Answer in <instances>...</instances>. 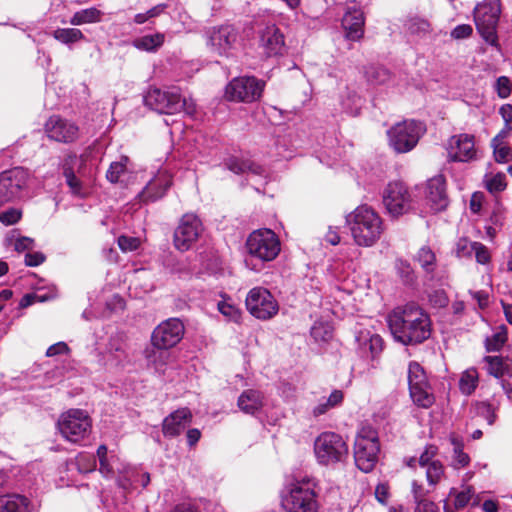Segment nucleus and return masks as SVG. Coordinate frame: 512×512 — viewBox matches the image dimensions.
<instances>
[{
    "instance_id": "nucleus-1",
    "label": "nucleus",
    "mask_w": 512,
    "mask_h": 512,
    "mask_svg": "<svg viewBox=\"0 0 512 512\" xmlns=\"http://www.w3.org/2000/svg\"><path fill=\"white\" fill-rule=\"evenodd\" d=\"M394 339L404 345L419 344L431 335L428 314L415 304L393 310L387 318Z\"/></svg>"
},
{
    "instance_id": "nucleus-2",
    "label": "nucleus",
    "mask_w": 512,
    "mask_h": 512,
    "mask_svg": "<svg viewBox=\"0 0 512 512\" xmlns=\"http://www.w3.org/2000/svg\"><path fill=\"white\" fill-rule=\"evenodd\" d=\"M346 222L355 243L362 247L373 246L384 231L381 217L367 205L358 206L347 215Z\"/></svg>"
},
{
    "instance_id": "nucleus-3",
    "label": "nucleus",
    "mask_w": 512,
    "mask_h": 512,
    "mask_svg": "<svg viewBox=\"0 0 512 512\" xmlns=\"http://www.w3.org/2000/svg\"><path fill=\"white\" fill-rule=\"evenodd\" d=\"M313 478L304 476L288 483L281 494V505L286 512H317L318 501Z\"/></svg>"
},
{
    "instance_id": "nucleus-4",
    "label": "nucleus",
    "mask_w": 512,
    "mask_h": 512,
    "mask_svg": "<svg viewBox=\"0 0 512 512\" xmlns=\"http://www.w3.org/2000/svg\"><path fill=\"white\" fill-rule=\"evenodd\" d=\"M144 103L158 113L174 114L184 111L188 115H193L196 112L195 102L182 96L176 87L167 90L150 88L144 96Z\"/></svg>"
},
{
    "instance_id": "nucleus-5",
    "label": "nucleus",
    "mask_w": 512,
    "mask_h": 512,
    "mask_svg": "<svg viewBox=\"0 0 512 512\" xmlns=\"http://www.w3.org/2000/svg\"><path fill=\"white\" fill-rule=\"evenodd\" d=\"M313 449L317 463L322 466L343 463L349 455L347 441L342 435L332 431L320 433L314 440Z\"/></svg>"
},
{
    "instance_id": "nucleus-6",
    "label": "nucleus",
    "mask_w": 512,
    "mask_h": 512,
    "mask_svg": "<svg viewBox=\"0 0 512 512\" xmlns=\"http://www.w3.org/2000/svg\"><path fill=\"white\" fill-rule=\"evenodd\" d=\"M353 453L356 466L365 473L371 472L380 453L377 431L370 426L362 427L356 434Z\"/></svg>"
},
{
    "instance_id": "nucleus-7",
    "label": "nucleus",
    "mask_w": 512,
    "mask_h": 512,
    "mask_svg": "<svg viewBox=\"0 0 512 512\" xmlns=\"http://www.w3.org/2000/svg\"><path fill=\"white\" fill-rule=\"evenodd\" d=\"M423 123L415 120H404L393 125L387 130L389 146L396 153H407L414 149L425 133Z\"/></svg>"
},
{
    "instance_id": "nucleus-8",
    "label": "nucleus",
    "mask_w": 512,
    "mask_h": 512,
    "mask_svg": "<svg viewBox=\"0 0 512 512\" xmlns=\"http://www.w3.org/2000/svg\"><path fill=\"white\" fill-rule=\"evenodd\" d=\"M501 13L500 0H484L474 9V21L482 38L498 47L497 24Z\"/></svg>"
},
{
    "instance_id": "nucleus-9",
    "label": "nucleus",
    "mask_w": 512,
    "mask_h": 512,
    "mask_svg": "<svg viewBox=\"0 0 512 512\" xmlns=\"http://www.w3.org/2000/svg\"><path fill=\"white\" fill-rule=\"evenodd\" d=\"M57 427L66 440L78 443L90 434L92 420L85 410L69 409L60 415Z\"/></svg>"
},
{
    "instance_id": "nucleus-10",
    "label": "nucleus",
    "mask_w": 512,
    "mask_h": 512,
    "mask_svg": "<svg viewBox=\"0 0 512 512\" xmlns=\"http://www.w3.org/2000/svg\"><path fill=\"white\" fill-rule=\"evenodd\" d=\"M249 255L262 262L273 261L281 251V243L274 231L263 228L253 231L247 238Z\"/></svg>"
},
{
    "instance_id": "nucleus-11",
    "label": "nucleus",
    "mask_w": 512,
    "mask_h": 512,
    "mask_svg": "<svg viewBox=\"0 0 512 512\" xmlns=\"http://www.w3.org/2000/svg\"><path fill=\"white\" fill-rule=\"evenodd\" d=\"M382 202L387 213L392 217L404 215L412 207L411 194L406 185L400 181L387 184L382 193Z\"/></svg>"
},
{
    "instance_id": "nucleus-12",
    "label": "nucleus",
    "mask_w": 512,
    "mask_h": 512,
    "mask_svg": "<svg viewBox=\"0 0 512 512\" xmlns=\"http://www.w3.org/2000/svg\"><path fill=\"white\" fill-rule=\"evenodd\" d=\"M247 310L260 320H269L279 311V305L270 291L263 287L252 288L245 300Z\"/></svg>"
},
{
    "instance_id": "nucleus-13",
    "label": "nucleus",
    "mask_w": 512,
    "mask_h": 512,
    "mask_svg": "<svg viewBox=\"0 0 512 512\" xmlns=\"http://www.w3.org/2000/svg\"><path fill=\"white\" fill-rule=\"evenodd\" d=\"M30 173L22 167H15L0 174V206L18 198L27 187Z\"/></svg>"
},
{
    "instance_id": "nucleus-14",
    "label": "nucleus",
    "mask_w": 512,
    "mask_h": 512,
    "mask_svg": "<svg viewBox=\"0 0 512 512\" xmlns=\"http://www.w3.org/2000/svg\"><path fill=\"white\" fill-rule=\"evenodd\" d=\"M202 232V222L195 214L183 215L174 231L175 248L181 252L188 251L198 241Z\"/></svg>"
},
{
    "instance_id": "nucleus-15",
    "label": "nucleus",
    "mask_w": 512,
    "mask_h": 512,
    "mask_svg": "<svg viewBox=\"0 0 512 512\" xmlns=\"http://www.w3.org/2000/svg\"><path fill=\"white\" fill-rule=\"evenodd\" d=\"M184 332L185 327L180 319L169 318L153 330L151 343L158 350H168L182 340Z\"/></svg>"
},
{
    "instance_id": "nucleus-16",
    "label": "nucleus",
    "mask_w": 512,
    "mask_h": 512,
    "mask_svg": "<svg viewBox=\"0 0 512 512\" xmlns=\"http://www.w3.org/2000/svg\"><path fill=\"white\" fill-rule=\"evenodd\" d=\"M263 87L255 77H239L227 85L225 95L231 101L252 102L260 98Z\"/></svg>"
},
{
    "instance_id": "nucleus-17",
    "label": "nucleus",
    "mask_w": 512,
    "mask_h": 512,
    "mask_svg": "<svg viewBox=\"0 0 512 512\" xmlns=\"http://www.w3.org/2000/svg\"><path fill=\"white\" fill-rule=\"evenodd\" d=\"M448 157L454 162H468L476 158L475 138L462 133L450 137L447 144Z\"/></svg>"
},
{
    "instance_id": "nucleus-18",
    "label": "nucleus",
    "mask_w": 512,
    "mask_h": 512,
    "mask_svg": "<svg viewBox=\"0 0 512 512\" xmlns=\"http://www.w3.org/2000/svg\"><path fill=\"white\" fill-rule=\"evenodd\" d=\"M45 131L50 139L62 143H71L79 135V128L74 122L56 115L47 120Z\"/></svg>"
},
{
    "instance_id": "nucleus-19",
    "label": "nucleus",
    "mask_w": 512,
    "mask_h": 512,
    "mask_svg": "<svg viewBox=\"0 0 512 512\" xmlns=\"http://www.w3.org/2000/svg\"><path fill=\"white\" fill-rule=\"evenodd\" d=\"M209 44L220 55H227L238 44V32L231 25L213 28L209 33Z\"/></svg>"
},
{
    "instance_id": "nucleus-20",
    "label": "nucleus",
    "mask_w": 512,
    "mask_h": 512,
    "mask_svg": "<svg viewBox=\"0 0 512 512\" xmlns=\"http://www.w3.org/2000/svg\"><path fill=\"white\" fill-rule=\"evenodd\" d=\"M99 361L110 369L123 366L128 361L127 345L124 338L120 335L112 336Z\"/></svg>"
},
{
    "instance_id": "nucleus-21",
    "label": "nucleus",
    "mask_w": 512,
    "mask_h": 512,
    "mask_svg": "<svg viewBox=\"0 0 512 512\" xmlns=\"http://www.w3.org/2000/svg\"><path fill=\"white\" fill-rule=\"evenodd\" d=\"M425 197L427 204L434 212L442 211L448 206L446 182L442 175H437L427 181Z\"/></svg>"
},
{
    "instance_id": "nucleus-22",
    "label": "nucleus",
    "mask_w": 512,
    "mask_h": 512,
    "mask_svg": "<svg viewBox=\"0 0 512 512\" xmlns=\"http://www.w3.org/2000/svg\"><path fill=\"white\" fill-rule=\"evenodd\" d=\"M171 183V175L166 170H160L138 194V198L141 202L156 201L165 195Z\"/></svg>"
},
{
    "instance_id": "nucleus-23",
    "label": "nucleus",
    "mask_w": 512,
    "mask_h": 512,
    "mask_svg": "<svg viewBox=\"0 0 512 512\" xmlns=\"http://www.w3.org/2000/svg\"><path fill=\"white\" fill-rule=\"evenodd\" d=\"M191 420L192 414L188 408L178 409L163 420L162 432L165 437H176L190 425Z\"/></svg>"
},
{
    "instance_id": "nucleus-24",
    "label": "nucleus",
    "mask_w": 512,
    "mask_h": 512,
    "mask_svg": "<svg viewBox=\"0 0 512 512\" xmlns=\"http://www.w3.org/2000/svg\"><path fill=\"white\" fill-rule=\"evenodd\" d=\"M260 45L268 57L281 55L284 51V36L276 25H267L260 32Z\"/></svg>"
},
{
    "instance_id": "nucleus-25",
    "label": "nucleus",
    "mask_w": 512,
    "mask_h": 512,
    "mask_svg": "<svg viewBox=\"0 0 512 512\" xmlns=\"http://www.w3.org/2000/svg\"><path fill=\"white\" fill-rule=\"evenodd\" d=\"M358 352L361 357L374 360L383 351L384 342L380 335L370 331H361L356 336Z\"/></svg>"
},
{
    "instance_id": "nucleus-26",
    "label": "nucleus",
    "mask_w": 512,
    "mask_h": 512,
    "mask_svg": "<svg viewBox=\"0 0 512 512\" xmlns=\"http://www.w3.org/2000/svg\"><path fill=\"white\" fill-rule=\"evenodd\" d=\"M342 26L346 31V37L350 40H359L363 36L364 16L358 8H348L343 16Z\"/></svg>"
},
{
    "instance_id": "nucleus-27",
    "label": "nucleus",
    "mask_w": 512,
    "mask_h": 512,
    "mask_svg": "<svg viewBox=\"0 0 512 512\" xmlns=\"http://www.w3.org/2000/svg\"><path fill=\"white\" fill-rule=\"evenodd\" d=\"M0 512H34V505L24 495L4 494L0 496Z\"/></svg>"
},
{
    "instance_id": "nucleus-28",
    "label": "nucleus",
    "mask_w": 512,
    "mask_h": 512,
    "mask_svg": "<svg viewBox=\"0 0 512 512\" xmlns=\"http://www.w3.org/2000/svg\"><path fill=\"white\" fill-rule=\"evenodd\" d=\"M264 404L263 395L258 390H245L238 398V407L246 414L255 415Z\"/></svg>"
},
{
    "instance_id": "nucleus-29",
    "label": "nucleus",
    "mask_w": 512,
    "mask_h": 512,
    "mask_svg": "<svg viewBox=\"0 0 512 512\" xmlns=\"http://www.w3.org/2000/svg\"><path fill=\"white\" fill-rule=\"evenodd\" d=\"M487 372L496 377L512 376V362L503 359L499 356H486L484 357Z\"/></svg>"
},
{
    "instance_id": "nucleus-30",
    "label": "nucleus",
    "mask_w": 512,
    "mask_h": 512,
    "mask_svg": "<svg viewBox=\"0 0 512 512\" xmlns=\"http://www.w3.org/2000/svg\"><path fill=\"white\" fill-rule=\"evenodd\" d=\"M506 131H500L491 141L494 159L498 163L512 161V147L505 143Z\"/></svg>"
},
{
    "instance_id": "nucleus-31",
    "label": "nucleus",
    "mask_w": 512,
    "mask_h": 512,
    "mask_svg": "<svg viewBox=\"0 0 512 512\" xmlns=\"http://www.w3.org/2000/svg\"><path fill=\"white\" fill-rule=\"evenodd\" d=\"M227 166L229 170L236 174L247 173L256 176H266V169L251 160L231 158L228 160Z\"/></svg>"
},
{
    "instance_id": "nucleus-32",
    "label": "nucleus",
    "mask_w": 512,
    "mask_h": 512,
    "mask_svg": "<svg viewBox=\"0 0 512 512\" xmlns=\"http://www.w3.org/2000/svg\"><path fill=\"white\" fill-rule=\"evenodd\" d=\"M343 398L344 395L341 390L332 391L328 397H322L318 404L313 407L312 415L317 418L326 414L329 410L341 405Z\"/></svg>"
},
{
    "instance_id": "nucleus-33",
    "label": "nucleus",
    "mask_w": 512,
    "mask_h": 512,
    "mask_svg": "<svg viewBox=\"0 0 512 512\" xmlns=\"http://www.w3.org/2000/svg\"><path fill=\"white\" fill-rule=\"evenodd\" d=\"M409 391L413 403L420 408L428 409L435 402V397L430 385L410 388Z\"/></svg>"
},
{
    "instance_id": "nucleus-34",
    "label": "nucleus",
    "mask_w": 512,
    "mask_h": 512,
    "mask_svg": "<svg viewBox=\"0 0 512 512\" xmlns=\"http://www.w3.org/2000/svg\"><path fill=\"white\" fill-rule=\"evenodd\" d=\"M479 384V374L476 368L470 367L462 372L459 379V390L464 395H471Z\"/></svg>"
},
{
    "instance_id": "nucleus-35",
    "label": "nucleus",
    "mask_w": 512,
    "mask_h": 512,
    "mask_svg": "<svg viewBox=\"0 0 512 512\" xmlns=\"http://www.w3.org/2000/svg\"><path fill=\"white\" fill-rule=\"evenodd\" d=\"M165 41V35L163 33H155L150 35H144L134 40V46L139 50L147 52H153L158 50Z\"/></svg>"
},
{
    "instance_id": "nucleus-36",
    "label": "nucleus",
    "mask_w": 512,
    "mask_h": 512,
    "mask_svg": "<svg viewBox=\"0 0 512 512\" xmlns=\"http://www.w3.org/2000/svg\"><path fill=\"white\" fill-rule=\"evenodd\" d=\"M102 12L95 7L79 10L73 14L69 23L71 25H83L101 21Z\"/></svg>"
},
{
    "instance_id": "nucleus-37",
    "label": "nucleus",
    "mask_w": 512,
    "mask_h": 512,
    "mask_svg": "<svg viewBox=\"0 0 512 512\" xmlns=\"http://www.w3.org/2000/svg\"><path fill=\"white\" fill-rule=\"evenodd\" d=\"M450 496H455V500H454V506L455 508L458 510V509H462L464 508L465 506H467L470 501L473 500L472 502V505L475 506V505H478L479 504V498L476 497L475 499H473L474 497V490L471 486H466L463 490L461 491H457L455 488H452L450 490V493H449Z\"/></svg>"
},
{
    "instance_id": "nucleus-38",
    "label": "nucleus",
    "mask_w": 512,
    "mask_h": 512,
    "mask_svg": "<svg viewBox=\"0 0 512 512\" xmlns=\"http://www.w3.org/2000/svg\"><path fill=\"white\" fill-rule=\"evenodd\" d=\"M409 389L430 385L423 367L417 362H411L408 367Z\"/></svg>"
},
{
    "instance_id": "nucleus-39",
    "label": "nucleus",
    "mask_w": 512,
    "mask_h": 512,
    "mask_svg": "<svg viewBox=\"0 0 512 512\" xmlns=\"http://www.w3.org/2000/svg\"><path fill=\"white\" fill-rule=\"evenodd\" d=\"M53 37L65 45L76 43L85 38L82 31L77 28H58L53 32Z\"/></svg>"
},
{
    "instance_id": "nucleus-40",
    "label": "nucleus",
    "mask_w": 512,
    "mask_h": 512,
    "mask_svg": "<svg viewBox=\"0 0 512 512\" xmlns=\"http://www.w3.org/2000/svg\"><path fill=\"white\" fill-rule=\"evenodd\" d=\"M424 468L426 480L430 486H436L445 476V468L440 460L430 463Z\"/></svg>"
},
{
    "instance_id": "nucleus-41",
    "label": "nucleus",
    "mask_w": 512,
    "mask_h": 512,
    "mask_svg": "<svg viewBox=\"0 0 512 512\" xmlns=\"http://www.w3.org/2000/svg\"><path fill=\"white\" fill-rule=\"evenodd\" d=\"M405 26L410 34L417 36H424L431 30L430 23L426 19L417 16L408 19Z\"/></svg>"
},
{
    "instance_id": "nucleus-42",
    "label": "nucleus",
    "mask_w": 512,
    "mask_h": 512,
    "mask_svg": "<svg viewBox=\"0 0 512 512\" xmlns=\"http://www.w3.org/2000/svg\"><path fill=\"white\" fill-rule=\"evenodd\" d=\"M311 336L317 342H327L333 337V327L327 322H315L311 328Z\"/></svg>"
},
{
    "instance_id": "nucleus-43",
    "label": "nucleus",
    "mask_w": 512,
    "mask_h": 512,
    "mask_svg": "<svg viewBox=\"0 0 512 512\" xmlns=\"http://www.w3.org/2000/svg\"><path fill=\"white\" fill-rule=\"evenodd\" d=\"M451 443L454 447L453 467L456 469L463 468L469 464V456L462 450V442L452 435L450 437Z\"/></svg>"
},
{
    "instance_id": "nucleus-44",
    "label": "nucleus",
    "mask_w": 512,
    "mask_h": 512,
    "mask_svg": "<svg viewBox=\"0 0 512 512\" xmlns=\"http://www.w3.org/2000/svg\"><path fill=\"white\" fill-rule=\"evenodd\" d=\"M416 260L427 272H432L435 268L436 256L429 247L424 246L420 248L417 252Z\"/></svg>"
},
{
    "instance_id": "nucleus-45",
    "label": "nucleus",
    "mask_w": 512,
    "mask_h": 512,
    "mask_svg": "<svg viewBox=\"0 0 512 512\" xmlns=\"http://www.w3.org/2000/svg\"><path fill=\"white\" fill-rule=\"evenodd\" d=\"M218 310L228 321L239 323L241 320V310L231 302L220 301L218 303Z\"/></svg>"
},
{
    "instance_id": "nucleus-46",
    "label": "nucleus",
    "mask_w": 512,
    "mask_h": 512,
    "mask_svg": "<svg viewBox=\"0 0 512 512\" xmlns=\"http://www.w3.org/2000/svg\"><path fill=\"white\" fill-rule=\"evenodd\" d=\"M362 103L363 101L360 96L355 93H349L347 97L343 99L342 106L346 113L355 116L359 114Z\"/></svg>"
},
{
    "instance_id": "nucleus-47",
    "label": "nucleus",
    "mask_w": 512,
    "mask_h": 512,
    "mask_svg": "<svg viewBox=\"0 0 512 512\" xmlns=\"http://www.w3.org/2000/svg\"><path fill=\"white\" fill-rule=\"evenodd\" d=\"M127 473L131 474V476L118 480L119 485L125 490L129 489L135 481H139L142 487H146L150 482V475L148 473L139 474L134 471Z\"/></svg>"
},
{
    "instance_id": "nucleus-48",
    "label": "nucleus",
    "mask_w": 512,
    "mask_h": 512,
    "mask_svg": "<svg viewBox=\"0 0 512 512\" xmlns=\"http://www.w3.org/2000/svg\"><path fill=\"white\" fill-rule=\"evenodd\" d=\"M75 465L80 473H88L96 468V460L93 455L80 453L75 459Z\"/></svg>"
},
{
    "instance_id": "nucleus-49",
    "label": "nucleus",
    "mask_w": 512,
    "mask_h": 512,
    "mask_svg": "<svg viewBox=\"0 0 512 512\" xmlns=\"http://www.w3.org/2000/svg\"><path fill=\"white\" fill-rule=\"evenodd\" d=\"M485 185L491 193L501 192L506 188V177L503 173L486 176Z\"/></svg>"
},
{
    "instance_id": "nucleus-50",
    "label": "nucleus",
    "mask_w": 512,
    "mask_h": 512,
    "mask_svg": "<svg viewBox=\"0 0 512 512\" xmlns=\"http://www.w3.org/2000/svg\"><path fill=\"white\" fill-rule=\"evenodd\" d=\"M128 159L126 157L122 158L120 161L111 163L109 169L107 170L106 177L111 183H116L119 181L121 175L126 171V162Z\"/></svg>"
},
{
    "instance_id": "nucleus-51",
    "label": "nucleus",
    "mask_w": 512,
    "mask_h": 512,
    "mask_svg": "<svg viewBox=\"0 0 512 512\" xmlns=\"http://www.w3.org/2000/svg\"><path fill=\"white\" fill-rule=\"evenodd\" d=\"M477 242H471L466 238H460L455 246V253L458 258H471Z\"/></svg>"
},
{
    "instance_id": "nucleus-52",
    "label": "nucleus",
    "mask_w": 512,
    "mask_h": 512,
    "mask_svg": "<svg viewBox=\"0 0 512 512\" xmlns=\"http://www.w3.org/2000/svg\"><path fill=\"white\" fill-rule=\"evenodd\" d=\"M507 340V332L504 327L490 338L486 339V348L488 351H498Z\"/></svg>"
},
{
    "instance_id": "nucleus-53",
    "label": "nucleus",
    "mask_w": 512,
    "mask_h": 512,
    "mask_svg": "<svg viewBox=\"0 0 512 512\" xmlns=\"http://www.w3.org/2000/svg\"><path fill=\"white\" fill-rule=\"evenodd\" d=\"M367 76L368 80L374 84H384L390 79V73L384 67L371 68Z\"/></svg>"
},
{
    "instance_id": "nucleus-54",
    "label": "nucleus",
    "mask_w": 512,
    "mask_h": 512,
    "mask_svg": "<svg viewBox=\"0 0 512 512\" xmlns=\"http://www.w3.org/2000/svg\"><path fill=\"white\" fill-rule=\"evenodd\" d=\"M437 454L438 448L435 445H427L418 459V464L424 468L430 463L439 461L436 459Z\"/></svg>"
},
{
    "instance_id": "nucleus-55",
    "label": "nucleus",
    "mask_w": 512,
    "mask_h": 512,
    "mask_svg": "<svg viewBox=\"0 0 512 512\" xmlns=\"http://www.w3.org/2000/svg\"><path fill=\"white\" fill-rule=\"evenodd\" d=\"M51 298H53V295L41 294L38 292L29 293L23 296V298L20 301V306L22 308H25L36 302H45Z\"/></svg>"
},
{
    "instance_id": "nucleus-56",
    "label": "nucleus",
    "mask_w": 512,
    "mask_h": 512,
    "mask_svg": "<svg viewBox=\"0 0 512 512\" xmlns=\"http://www.w3.org/2000/svg\"><path fill=\"white\" fill-rule=\"evenodd\" d=\"M497 94L500 98L506 99L511 93V81L506 76H500L495 85Z\"/></svg>"
},
{
    "instance_id": "nucleus-57",
    "label": "nucleus",
    "mask_w": 512,
    "mask_h": 512,
    "mask_svg": "<svg viewBox=\"0 0 512 512\" xmlns=\"http://www.w3.org/2000/svg\"><path fill=\"white\" fill-rule=\"evenodd\" d=\"M21 218V211L16 208H9L0 212V222L4 225H13Z\"/></svg>"
},
{
    "instance_id": "nucleus-58",
    "label": "nucleus",
    "mask_w": 512,
    "mask_h": 512,
    "mask_svg": "<svg viewBox=\"0 0 512 512\" xmlns=\"http://www.w3.org/2000/svg\"><path fill=\"white\" fill-rule=\"evenodd\" d=\"M64 176L66 178V183L70 187L73 194L80 195L82 190V184L75 176L74 172L71 169H64Z\"/></svg>"
},
{
    "instance_id": "nucleus-59",
    "label": "nucleus",
    "mask_w": 512,
    "mask_h": 512,
    "mask_svg": "<svg viewBox=\"0 0 512 512\" xmlns=\"http://www.w3.org/2000/svg\"><path fill=\"white\" fill-rule=\"evenodd\" d=\"M474 254H475L476 261L479 264L486 265L491 260V255H490L489 249L484 244H482L480 242L476 243V246L474 249Z\"/></svg>"
},
{
    "instance_id": "nucleus-60",
    "label": "nucleus",
    "mask_w": 512,
    "mask_h": 512,
    "mask_svg": "<svg viewBox=\"0 0 512 512\" xmlns=\"http://www.w3.org/2000/svg\"><path fill=\"white\" fill-rule=\"evenodd\" d=\"M118 245L124 252L134 251L140 245V240L136 237L120 236L118 238Z\"/></svg>"
},
{
    "instance_id": "nucleus-61",
    "label": "nucleus",
    "mask_w": 512,
    "mask_h": 512,
    "mask_svg": "<svg viewBox=\"0 0 512 512\" xmlns=\"http://www.w3.org/2000/svg\"><path fill=\"white\" fill-rule=\"evenodd\" d=\"M10 240L13 241L14 249L18 252L31 250L34 247V239L26 236H19L15 239L11 238Z\"/></svg>"
},
{
    "instance_id": "nucleus-62",
    "label": "nucleus",
    "mask_w": 512,
    "mask_h": 512,
    "mask_svg": "<svg viewBox=\"0 0 512 512\" xmlns=\"http://www.w3.org/2000/svg\"><path fill=\"white\" fill-rule=\"evenodd\" d=\"M499 113L505 122V126L501 131H506V135H508L509 132L512 131V105H502L499 110Z\"/></svg>"
},
{
    "instance_id": "nucleus-63",
    "label": "nucleus",
    "mask_w": 512,
    "mask_h": 512,
    "mask_svg": "<svg viewBox=\"0 0 512 512\" xmlns=\"http://www.w3.org/2000/svg\"><path fill=\"white\" fill-rule=\"evenodd\" d=\"M473 32L472 26L469 24H461L451 31V37L454 39L468 38Z\"/></svg>"
},
{
    "instance_id": "nucleus-64",
    "label": "nucleus",
    "mask_w": 512,
    "mask_h": 512,
    "mask_svg": "<svg viewBox=\"0 0 512 512\" xmlns=\"http://www.w3.org/2000/svg\"><path fill=\"white\" fill-rule=\"evenodd\" d=\"M429 491L419 484L417 481L412 482V494L415 503L426 501Z\"/></svg>"
}]
</instances>
